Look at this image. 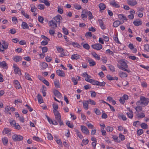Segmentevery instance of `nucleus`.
<instances>
[{
  "instance_id": "f257e3e1",
  "label": "nucleus",
  "mask_w": 149,
  "mask_h": 149,
  "mask_svg": "<svg viewBox=\"0 0 149 149\" xmlns=\"http://www.w3.org/2000/svg\"><path fill=\"white\" fill-rule=\"evenodd\" d=\"M149 102V99L148 98H146L143 96L140 97V100L137 101L136 102V105H142V107H145L146 106Z\"/></svg>"
},
{
  "instance_id": "f03ea898",
  "label": "nucleus",
  "mask_w": 149,
  "mask_h": 149,
  "mask_svg": "<svg viewBox=\"0 0 149 149\" xmlns=\"http://www.w3.org/2000/svg\"><path fill=\"white\" fill-rule=\"evenodd\" d=\"M118 63L120 64L121 66L119 65H117V66L120 69L130 73L131 72V71L129 69H127L126 68H128V66L127 63L123 60H120L118 61Z\"/></svg>"
},
{
  "instance_id": "7ed1b4c3",
  "label": "nucleus",
  "mask_w": 149,
  "mask_h": 149,
  "mask_svg": "<svg viewBox=\"0 0 149 149\" xmlns=\"http://www.w3.org/2000/svg\"><path fill=\"white\" fill-rule=\"evenodd\" d=\"M2 44L1 46H0V51L3 52L4 49H6L8 48V43L6 42L5 41H3Z\"/></svg>"
},
{
  "instance_id": "20e7f679",
  "label": "nucleus",
  "mask_w": 149,
  "mask_h": 149,
  "mask_svg": "<svg viewBox=\"0 0 149 149\" xmlns=\"http://www.w3.org/2000/svg\"><path fill=\"white\" fill-rule=\"evenodd\" d=\"M12 138L15 141H19L22 140L23 137L22 136L15 134L12 136Z\"/></svg>"
},
{
  "instance_id": "39448f33",
  "label": "nucleus",
  "mask_w": 149,
  "mask_h": 149,
  "mask_svg": "<svg viewBox=\"0 0 149 149\" xmlns=\"http://www.w3.org/2000/svg\"><path fill=\"white\" fill-rule=\"evenodd\" d=\"M91 47L93 49L97 50L101 49L102 47V45L100 43H96L92 45Z\"/></svg>"
},
{
  "instance_id": "423d86ee",
  "label": "nucleus",
  "mask_w": 149,
  "mask_h": 149,
  "mask_svg": "<svg viewBox=\"0 0 149 149\" xmlns=\"http://www.w3.org/2000/svg\"><path fill=\"white\" fill-rule=\"evenodd\" d=\"M81 129L82 132L85 134H88L89 133V130L87 128L84 126L81 125Z\"/></svg>"
},
{
  "instance_id": "0eeeda50",
  "label": "nucleus",
  "mask_w": 149,
  "mask_h": 149,
  "mask_svg": "<svg viewBox=\"0 0 149 149\" xmlns=\"http://www.w3.org/2000/svg\"><path fill=\"white\" fill-rule=\"evenodd\" d=\"M85 80L86 81L91 83L93 85H97L98 81H97L89 78H85Z\"/></svg>"
},
{
  "instance_id": "6e6552de",
  "label": "nucleus",
  "mask_w": 149,
  "mask_h": 149,
  "mask_svg": "<svg viewBox=\"0 0 149 149\" xmlns=\"http://www.w3.org/2000/svg\"><path fill=\"white\" fill-rule=\"evenodd\" d=\"M13 68L14 69V71L16 74H18L19 75H21V72L19 68L15 64H13Z\"/></svg>"
},
{
  "instance_id": "1a4fd4ad",
  "label": "nucleus",
  "mask_w": 149,
  "mask_h": 149,
  "mask_svg": "<svg viewBox=\"0 0 149 149\" xmlns=\"http://www.w3.org/2000/svg\"><path fill=\"white\" fill-rule=\"evenodd\" d=\"M127 3L129 5L132 6H134L137 3L135 0H127Z\"/></svg>"
},
{
  "instance_id": "9d476101",
  "label": "nucleus",
  "mask_w": 149,
  "mask_h": 149,
  "mask_svg": "<svg viewBox=\"0 0 149 149\" xmlns=\"http://www.w3.org/2000/svg\"><path fill=\"white\" fill-rule=\"evenodd\" d=\"M87 61L89 64L90 66H93L96 65V62L92 58H87Z\"/></svg>"
},
{
  "instance_id": "9b49d317",
  "label": "nucleus",
  "mask_w": 149,
  "mask_h": 149,
  "mask_svg": "<svg viewBox=\"0 0 149 149\" xmlns=\"http://www.w3.org/2000/svg\"><path fill=\"white\" fill-rule=\"evenodd\" d=\"M49 26H50L53 28H56L57 27V24L55 21H54L53 20H52L49 22Z\"/></svg>"
},
{
  "instance_id": "f8f14e48",
  "label": "nucleus",
  "mask_w": 149,
  "mask_h": 149,
  "mask_svg": "<svg viewBox=\"0 0 149 149\" xmlns=\"http://www.w3.org/2000/svg\"><path fill=\"white\" fill-rule=\"evenodd\" d=\"M56 73L59 76L61 77H65V76L64 72L62 70H56Z\"/></svg>"
},
{
  "instance_id": "ddd939ff",
  "label": "nucleus",
  "mask_w": 149,
  "mask_h": 149,
  "mask_svg": "<svg viewBox=\"0 0 149 149\" xmlns=\"http://www.w3.org/2000/svg\"><path fill=\"white\" fill-rule=\"evenodd\" d=\"M53 93L58 98H61L62 97L61 94L57 90H54L53 91Z\"/></svg>"
},
{
  "instance_id": "4468645a",
  "label": "nucleus",
  "mask_w": 149,
  "mask_h": 149,
  "mask_svg": "<svg viewBox=\"0 0 149 149\" xmlns=\"http://www.w3.org/2000/svg\"><path fill=\"white\" fill-rule=\"evenodd\" d=\"M110 4L113 7H115L116 8H119L120 7V6L119 4L117 3L115 0H113L110 2Z\"/></svg>"
},
{
  "instance_id": "2eb2a0df",
  "label": "nucleus",
  "mask_w": 149,
  "mask_h": 149,
  "mask_svg": "<svg viewBox=\"0 0 149 149\" xmlns=\"http://www.w3.org/2000/svg\"><path fill=\"white\" fill-rule=\"evenodd\" d=\"M62 17L61 15H58L54 17L53 19H54L56 22H60L61 21V20H62Z\"/></svg>"
},
{
  "instance_id": "dca6fc26",
  "label": "nucleus",
  "mask_w": 149,
  "mask_h": 149,
  "mask_svg": "<svg viewBox=\"0 0 149 149\" xmlns=\"http://www.w3.org/2000/svg\"><path fill=\"white\" fill-rule=\"evenodd\" d=\"M118 75L121 78L126 77L128 75L126 73L121 71L119 72Z\"/></svg>"
},
{
  "instance_id": "f3484780",
  "label": "nucleus",
  "mask_w": 149,
  "mask_h": 149,
  "mask_svg": "<svg viewBox=\"0 0 149 149\" xmlns=\"http://www.w3.org/2000/svg\"><path fill=\"white\" fill-rule=\"evenodd\" d=\"M81 56L77 54H74L71 56V59L72 60H77L80 58Z\"/></svg>"
},
{
  "instance_id": "a211bd4d",
  "label": "nucleus",
  "mask_w": 149,
  "mask_h": 149,
  "mask_svg": "<svg viewBox=\"0 0 149 149\" xmlns=\"http://www.w3.org/2000/svg\"><path fill=\"white\" fill-rule=\"evenodd\" d=\"M88 102L87 100L86 101H84L83 102V106L84 108L86 110L88 109Z\"/></svg>"
},
{
  "instance_id": "6ab92c4d",
  "label": "nucleus",
  "mask_w": 149,
  "mask_h": 149,
  "mask_svg": "<svg viewBox=\"0 0 149 149\" xmlns=\"http://www.w3.org/2000/svg\"><path fill=\"white\" fill-rule=\"evenodd\" d=\"M14 83L15 84V86L17 89H19L21 87V86L19 83V81L17 80H14Z\"/></svg>"
},
{
  "instance_id": "aec40b11",
  "label": "nucleus",
  "mask_w": 149,
  "mask_h": 149,
  "mask_svg": "<svg viewBox=\"0 0 149 149\" xmlns=\"http://www.w3.org/2000/svg\"><path fill=\"white\" fill-rule=\"evenodd\" d=\"M22 59V57L19 56H15L13 58L14 61L16 62H17L21 61Z\"/></svg>"
},
{
  "instance_id": "412c9836",
  "label": "nucleus",
  "mask_w": 149,
  "mask_h": 149,
  "mask_svg": "<svg viewBox=\"0 0 149 149\" xmlns=\"http://www.w3.org/2000/svg\"><path fill=\"white\" fill-rule=\"evenodd\" d=\"M98 21L102 29H104L106 27L104 25L102 19H99Z\"/></svg>"
},
{
  "instance_id": "4be33fe9",
  "label": "nucleus",
  "mask_w": 149,
  "mask_h": 149,
  "mask_svg": "<svg viewBox=\"0 0 149 149\" xmlns=\"http://www.w3.org/2000/svg\"><path fill=\"white\" fill-rule=\"evenodd\" d=\"M37 98L39 103L41 104L43 102V101L42 96L40 94H38L37 95Z\"/></svg>"
},
{
  "instance_id": "5701e85b",
  "label": "nucleus",
  "mask_w": 149,
  "mask_h": 149,
  "mask_svg": "<svg viewBox=\"0 0 149 149\" xmlns=\"http://www.w3.org/2000/svg\"><path fill=\"white\" fill-rule=\"evenodd\" d=\"M22 27L23 29H28L29 28V26L28 24L26 22H22Z\"/></svg>"
},
{
  "instance_id": "b1692460",
  "label": "nucleus",
  "mask_w": 149,
  "mask_h": 149,
  "mask_svg": "<svg viewBox=\"0 0 149 149\" xmlns=\"http://www.w3.org/2000/svg\"><path fill=\"white\" fill-rule=\"evenodd\" d=\"M122 24L119 20H116L113 23V26L114 27H117L119 26V25Z\"/></svg>"
},
{
  "instance_id": "393cba45",
  "label": "nucleus",
  "mask_w": 149,
  "mask_h": 149,
  "mask_svg": "<svg viewBox=\"0 0 149 149\" xmlns=\"http://www.w3.org/2000/svg\"><path fill=\"white\" fill-rule=\"evenodd\" d=\"M92 55L96 59L98 60L100 59V56L95 52H92Z\"/></svg>"
},
{
  "instance_id": "a878e982",
  "label": "nucleus",
  "mask_w": 149,
  "mask_h": 149,
  "mask_svg": "<svg viewBox=\"0 0 149 149\" xmlns=\"http://www.w3.org/2000/svg\"><path fill=\"white\" fill-rule=\"evenodd\" d=\"M7 67L6 63L5 61H3L0 63V68H6Z\"/></svg>"
},
{
  "instance_id": "bb28decb",
  "label": "nucleus",
  "mask_w": 149,
  "mask_h": 149,
  "mask_svg": "<svg viewBox=\"0 0 149 149\" xmlns=\"http://www.w3.org/2000/svg\"><path fill=\"white\" fill-rule=\"evenodd\" d=\"M118 16L119 19L120 20H121L122 19H123L125 20H127L126 17L123 14H119L118 15Z\"/></svg>"
},
{
  "instance_id": "cd10ccee",
  "label": "nucleus",
  "mask_w": 149,
  "mask_h": 149,
  "mask_svg": "<svg viewBox=\"0 0 149 149\" xmlns=\"http://www.w3.org/2000/svg\"><path fill=\"white\" fill-rule=\"evenodd\" d=\"M99 7L100 10H104L106 8V6L104 3H100L99 4Z\"/></svg>"
},
{
  "instance_id": "c85d7f7f",
  "label": "nucleus",
  "mask_w": 149,
  "mask_h": 149,
  "mask_svg": "<svg viewBox=\"0 0 149 149\" xmlns=\"http://www.w3.org/2000/svg\"><path fill=\"white\" fill-rule=\"evenodd\" d=\"M2 140L3 143L4 145H6L7 144L8 141V140L7 138L4 137L2 138Z\"/></svg>"
},
{
  "instance_id": "c756f323",
  "label": "nucleus",
  "mask_w": 149,
  "mask_h": 149,
  "mask_svg": "<svg viewBox=\"0 0 149 149\" xmlns=\"http://www.w3.org/2000/svg\"><path fill=\"white\" fill-rule=\"evenodd\" d=\"M133 24H134L136 26H139V25H141L142 23V22L141 21H134L133 22Z\"/></svg>"
},
{
  "instance_id": "7c9ffc66",
  "label": "nucleus",
  "mask_w": 149,
  "mask_h": 149,
  "mask_svg": "<svg viewBox=\"0 0 149 149\" xmlns=\"http://www.w3.org/2000/svg\"><path fill=\"white\" fill-rule=\"evenodd\" d=\"M25 78L29 81H32V79L31 77V76L27 73H25Z\"/></svg>"
},
{
  "instance_id": "2f4dec72",
  "label": "nucleus",
  "mask_w": 149,
  "mask_h": 149,
  "mask_svg": "<svg viewBox=\"0 0 149 149\" xmlns=\"http://www.w3.org/2000/svg\"><path fill=\"white\" fill-rule=\"evenodd\" d=\"M134 108L136 110V111L137 112L141 111L142 110V107L141 106H140L139 105H137L136 107H134Z\"/></svg>"
},
{
  "instance_id": "473e14b6",
  "label": "nucleus",
  "mask_w": 149,
  "mask_h": 149,
  "mask_svg": "<svg viewBox=\"0 0 149 149\" xmlns=\"http://www.w3.org/2000/svg\"><path fill=\"white\" fill-rule=\"evenodd\" d=\"M54 84L56 88H57L60 87L59 83L58 80L55 81Z\"/></svg>"
},
{
  "instance_id": "72a5a7b5",
  "label": "nucleus",
  "mask_w": 149,
  "mask_h": 149,
  "mask_svg": "<svg viewBox=\"0 0 149 149\" xmlns=\"http://www.w3.org/2000/svg\"><path fill=\"white\" fill-rule=\"evenodd\" d=\"M33 140L38 142L41 141H42V139L40 138L38 136H34L33 137Z\"/></svg>"
},
{
  "instance_id": "f704fd0d",
  "label": "nucleus",
  "mask_w": 149,
  "mask_h": 149,
  "mask_svg": "<svg viewBox=\"0 0 149 149\" xmlns=\"http://www.w3.org/2000/svg\"><path fill=\"white\" fill-rule=\"evenodd\" d=\"M141 126L142 128L144 129H147L148 127V125L145 123H142L141 125Z\"/></svg>"
},
{
  "instance_id": "c9c22d12",
  "label": "nucleus",
  "mask_w": 149,
  "mask_h": 149,
  "mask_svg": "<svg viewBox=\"0 0 149 149\" xmlns=\"http://www.w3.org/2000/svg\"><path fill=\"white\" fill-rule=\"evenodd\" d=\"M106 53L109 55H111L112 56H113L114 55L113 53L109 49H107L106 51Z\"/></svg>"
},
{
  "instance_id": "e433bc0d",
  "label": "nucleus",
  "mask_w": 149,
  "mask_h": 149,
  "mask_svg": "<svg viewBox=\"0 0 149 149\" xmlns=\"http://www.w3.org/2000/svg\"><path fill=\"white\" fill-rule=\"evenodd\" d=\"M74 7L77 9L80 10L81 9V6L77 3H75L73 5Z\"/></svg>"
},
{
  "instance_id": "4c0bfd02",
  "label": "nucleus",
  "mask_w": 149,
  "mask_h": 149,
  "mask_svg": "<svg viewBox=\"0 0 149 149\" xmlns=\"http://www.w3.org/2000/svg\"><path fill=\"white\" fill-rule=\"evenodd\" d=\"M21 13L26 18H29V16L26 13H25L24 10H22L21 11Z\"/></svg>"
},
{
  "instance_id": "58836bf2",
  "label": "nucleus",
  "mask_w": 149,
  "mask_h": 149,
  "mask_svg": "<svg viewBox=\"0 0 149 149\" xmlns=\"http://www.w3.org/2000/svg\"><path fill=\"white\" fill-rule=\"evenodd\" d=\"M127 114L128 117L130 118H132L133 117V112L132 111H130V112L127 113Z\"/></svg>"
},
{
  "instance_id": "ea45409f",
  "label": "nucleus",
  "mask_w": 149,
  "mask_h": 149,
  "mask_svg": "<svg viewBox=\"0 0 149 149\" xmlns=\"http://www.w3.org/2000/svg\"><path fill=\"white\" fill-rule=\"evenodd\" d=\"M112 138L115 141L118 142H120V140L118 139V137L117 136L113 135L112 136Z\"/></svg>"
},
{
  "instance_id": "a19ab883",
  "label": "nucleus",
  "mask_w": 149,
  "mask_h": 149,
  "mask_svg": "<svg viewBox=\"0 0 149 149\" xmlns=\"http://www.w3.org/2000/svg\"><path fill=\"white\" fill-rule=\"evenodd\" d=\"M106 129L107 132H111L113 130V128L111 127L108 126L107 127Z\"/></svg>"
},
{
  "instance_id": "79ce46f5",
  "label": "nucleus",
  "mask_w": 149,
  "mask_h": 149,
  "mask_svg": "<svg viewBox=\"0 0 149 149\" xmlns=\"http://www.w3.org/2000/svg\"><path fill=\"white\" fill-rule=\"evenodd\" d=\"M68 55V52H62L61 54L59 56V57H63L65 56H67Z\"/></svg>"
},
{
  "instance_id": "37998d69",
  "label": "nucleus",
  "mask_w": 149,
  "mask_h": 149,
  "mask_svg": "<svg viewBox=\"0 0 149 149\" xmlns=\"http://www.w3.org/2000/svg\"><path fill=\"white\" fill-rule=\"evenodd\" d=\"M10 132V131L8 128H5L4 129L3 132V133L4 134H8Z\"/></svg>"
},
{
  "instance_id": "c03bdc74",
  "label": "nucleus",
  "mask_w": 149,
  "mask_h": 149,
  "mask_svg": "<svg viewBox=\"0 0 149 149\" xmlns=\"http://www.w3.org/2000/svg\"><path fill=\"white\" fill-rule=\"evenodd\" d=\"M88 103L91 105H95L96 102L93 100L91 99H89L87 100Z\"/></svg>"
},
{
  "instance_id": "a18cd8bd",
  "label": "nucleus",
  "mask_w": 149,
  "mask_h": 149,
  "mask_svg": "<svg viewBox=\"0 0 149 149\" xmlns=\"http://www.w3.org/2000/svg\"><path fill=\"white\" fill-rule=\"evenodd\" d=\"M49 41L48 40H44L41 42V44L42 45H46L48 44V42Z\"/></svg>"
},
{
  "instance_id": "49530a36",
  "label": "nucleus",
  "mask_w": 149,
  "mask_h": 149,
  "mask_svg": "<svg viewBox=\"0 0 149 149\" xmlns=\"http://www.w3.org/2000/svg\"><path fill=\"white\" fill-rule=\"evenodd\" d=\"M38 8L40 10H43L45 8V6L43 4H39L38 6Z\"/></svg>"
},
{
  "instance_id": "de8ad7c7",
  "label": "nucleus",
  "mask_w": 149,
  "mask_h": 149,
  "mask_svg": "<svg viewBox=\"0 0 149 149\" xmlns=\"http://www.w3.org/2000/svg\"><path fill=\"white\" fill-rule=\"evenodd\" d=\"M72 44L74 47L79 48L81 47L80 45L77 42H73L72 43Z\"/></svg>"
},
{
  "instance_id": "09e8293b",
  "label": "nucleus",
  "mask_w": 149,
  "mask_h": 149,
  "mask_svg": "<svg viewBox=\"0 0 149 149\" xmlns=\"http://www.w3.org/2000/svg\"><path fill=\"white\" fill-rule=\"evenodd\" d=\"M66 125L68 126V127L70 128H73V125L72 124H71L70 122L69 121H67L66 123Z\"/></svg>"
},
{
  "instance_id": "8fccbe9b",
  "label": "nucleus",
  "mask_w": 149,
  "mask_h": 149,
  "mask_svg": "<svg viewBox=\"0 0 149 149\" xmlns=\"http://www.w3.org/2000/svg\"><path fill=\"white\" fill-rule=\"evenodd\" d=\"M144 49L147 52H149V45L148 44L145 45L144 46Z\"/></svg>"
},
{
  "instance_id": "3c124183",
  "label": "nucleus",
  "mask_w": 149,
  "mask_h": 149,
  "mask_svg": "<svg viewBox=\"0 0 149 149\" xmlns=\"http://www.w3.org/2000/svg\"><path fill=\"white\" fill-rule=\"evenodd\" d=\"M63 32V33L66 35H67L68 34V30L65 27H63L62 28Z\"/></svg>"
},
{
  "instance_id": "603ef678",
  "label": "nucleus",
  "mask_w": 149,
  "mask_h": 149,
  "mask_svg": "<svg viewBox=\"0 0 149 149\" xmlns=\"http://www.w3.org/2000/svg\"><path fill=\"white\" fill-rule=\"evenodd\" d=\"M88 18L89 19L91 20L93 18V16L92 15V13L90 11H88Z\"/></svg>"
},
{
  "instance_id": "864d4df0",
  "label": "nucleus",
  "mask_w": 149,
  "mask_h": 149,
  "mask_svg": "<svg viewBox=\"0 0 149 149\" xmlns=\"http://www.w3.org/2000/svg\"><path fill=\"white\" fill-rule=\"evenodd\" d=\"M41 66L43 69H46L48 67V65L46 63H43L41 65Z\"/></svg>"
},
{
  "instance_id": "5fc2aeb1",
  "label": "nucleus",
  "mask_w": 149,
  "mask_h": 149,
  "mask_svg": "<svg viewBox=\"0 0 149 149\" xmlns=\"http://www.w3.org/2000/svg\"><path fill=\"white\" fill-rule=\"evenodd\" d=\"M83 47L85 49L88 50L90 48V46L87 43L84 44L83 45Z\"/></svg>"
},
{
  "instance_id": "6e6d98bb",
  "label": "nucleus",
  "mask_w": 149,
  "mask_h": 149,
  "mask_svg": "<svg viewBox=\"0 0 149 149\" xmlns=\"http://www.w3.org/2000/svg\"><path fill=\"white\" fill-rule=\"evenodd\" d=\"M119 137L121 141H123L125 139V136L120 133L119 134Z\"/></svg>"
},
{
  "instance_id": "4d7b16f0",
  "label": "nucleus",
  "mask_w": 149,
  "mask_h": 149,
  "mask_svg": "<svg viewBox=\"0 0 149 149\" xmlns=\"http://www.w3.org/2000/svg\"><path fill=\"white\" fill-rule=\"evenodd\" d=\"M141 85L143 88H146L147 85V83L145 81L141 82Z\"/></svg>"
},
{
  "instance_id": "13d9d810",
  "label": "nucleus",
  "mask_w": 149,
  "mask_h": 149,
  "mask_svg": "<svg viewBox=\"0 0 149 149\" xmlns=\"http://www.w3.org/2000/svg\"><path fill=\"white\" fill-rule=\"evenodd\" d=\"M38 20L39 22L42 23L44 20V18L43 17L39 16L38 17Z\"/></svg>"
},
{
  "instance_id": "bf43d9fd",
  "label": "nucleus",
  "mask_w": 149,
  "mask_h": 149,
  "mask_svg": "<svg viewBox=\"0 0 149 149\" xmlns=\"http://www.w3.org/2000/svg\"><path fill=\"white\" fill-rule=\"evenodd\" d=\"M101 60L104 63H106L107 61V58L106 56H103L101 58Z\"/></svg>"
},
{
  "instance_id": "052dcab7",
  "label": "nucleus",
  "mask_w": 149,
  "mask_h": 149,
  "mask_svg": "<svg viewBox=\"0 0 149 149\" xmlns=\"http://www.w3.org/2000/svg\"><path fill=\"white\" fill-rule=\"evenodd\" d=\"M105 84L106 83L104 81H103L102 82H100L98 81L97 86H104Z\"/></svg>"
},
{
  "instance_id": "680f3d73",
  "label": "nucleus",
  "mask_w": 149,
  "mask_h": 149,
  "mask_svg": "<svg viewBox=\"0 0 149 149\" xmlns=\"http://www.w3.org/2000/svg\"><path fill=\"white\" fill-rule=\"evenodd\" d=\"M56 119L58 121H59L60 120H61V115H59L57 116H55Z\"/></svg>"
},
{
  "instance_id": "e2e57ef3",
  "label": "nucleus",
  "mask_w": 149,
  "mask_h": 149,
  "mask_svg": "<svg viewBox=\"0 0 149 149\" xmlns=\"http://www.w3.org/2000/svg\"><path fill=\"white\" fill-rule=\"evenodd\" d=\"M86 125L89 128L92 129L93 128L94 126L91 124L88 123H86Z\"/></svg>"
},
{
  "instance_id": "0e129e2a",
  "label": "nucleus",
  "mask_w": 149,
  "mask_h": 149,
  "mask_svg": "<svg viewBox=\"0 0 149 149\" xmlns=\"http://www.w3.org/2000/svg\"><path fill=\"white\" fill-rule=\"evenodd\" d=\"M72 81L74 83V85H76L77 84V82L74 77H72L71 79Z\"/></svg>"
},
{
  "instance_id": "69168bd1",
  "label": "nucleus",
  "mask_w": 149,
  "mask_h": 149,
  "mask_svg": "<svg viewBox=\"0 0 149 149\" xmlns=\"http://www.w3.org/2000/svg\"><path fill=\"white\" fill-rule=\"evenodd\" d=\"M77 136H78L79 138L82 139L83 138V136L81 134V133H80L79 131H77Z\"/></svg>"
},
{
  "instance_id": "338daca9",
  "label": "nucleus",
  "mask_w": 149,
  "mask_h": 149,
  "mask_svg": "<svg viewBox=\"0 0 149 149\" xmlns=\"http://www.w3.org/2000/svg\"><path fill=\"white\" fill-rule=\"evenodd\" d=\"M107 77L108 79L109 80H114L113 77L111 76L109 74L107 75Z\"/></svg>"
},
{
  "instance_id": "774afa93",
  "label": "nucleus",
  "mask_w": 149,
  "mask_h": 149,
  "mask_svg": "<svg viewBox=\"0 0 149 149\" xmlns=\"http://www.w3.org/2000/svg\"><path fill=\"white\" fill-rule=\"evenodd\" d=\"M143 132V130L140 129L137 131V134L139 135L142 134Z\"/></svg>"
}]
</instances>
